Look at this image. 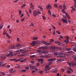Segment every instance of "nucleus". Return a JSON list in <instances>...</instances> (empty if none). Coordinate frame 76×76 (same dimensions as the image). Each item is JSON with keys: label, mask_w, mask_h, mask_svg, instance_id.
<instances>
[{"label": "nucleus", "mask_w": 76, "mask_h": 76, "mask_svg": "<svg viewBox=\"0 0 76 76\" xmlns=\"http://www.w3.org/2000/svg\"><path fill=\"white\" fill-rule=\"evenodd\" d=\"M48 12L50 15L51 16V12H50V11L48 10Z\"/></svg>", "instance_id": "obj_38"}, {"label": "nucleus", "mask_w": 76, "mask_h": 76, "mask_svg": "<svg viewBox=\"0 0 76 76\" xmlns=\"http://www.w3.org/2000/svg\"><path fill=\"white\" fill-rule=\"evenodd\" d=\"M38 60L39 61L42 62L43 61V59H39Z\"/></svg>", "instance_id": "obj_33"}, {"label": "nucleus", "mask_w": 76, "mask_h": 76, "mask_svg": "<svg viewBox=\"0 0 76 76\" xmlns=\"http://www.w3.org/2000/svg\"><path fill=\"white\" fill-rule=\"evenodd\" d=\"M6 56H7V57H8V56H9V57H11V56H10V55L8 53H6Z\"/></svg>", "instance_id": "obj_21"}, {"label": "nucleus", "mask_w": 76, "mask_h": 76, "mask_svg": "<svg viewBox=\"0 0 76 76\" xmlns=\"http://www.w3.org/2000/svg\"><path fill=\"white\" fill-rule=\"evenodd\" d=\"M30 68H31V69H35V66L31 65L30 66Z\"/></svg>", "instance_id": "obj_19"}, {"label": "nucleus", "mask_w": 76, "mask_h": 76, "mask_svg": "<svg viewBox=\"0 0 76 76\" xmlns=\"http://www.w3.org/2000/svg\"><path fill=\"white\" fill-rule=\"evenodd\" d=\"M65 15L67 17L68 19H70V16H69V15H68V14L67 13V12H66L65 13Z\"/></svg>", "instance_id": "obj_9"}, {"label": "nucleus", "mask_w": 76, "mask_h": 76, "mask_svg": "<svg viewBox=\"0 0 76 76\" xmlns=\"http://www.w3.org/2000/svg\"><path fill=\"white\" fill-rule=\"evenodd\" d=\"M37 15H38V14H41V12L40 11H37Z\"/></svg>", "instance_id": "obj_42"}, {"label": "nucleus", "mask_w": 76, "mask_h": 76, "mask_svg": "<svg viewBox=\"0 0 76 76\" xmlns=\"http://www.w3.org/2000/svg\"><path fill=\"white\" fill-rule=\"evenodd\" d=\"M15 46L16 47H21L22 45L20 44H17Z\"/></svg>", "instance_id": "obj_14"}, {"label": "nucleus", "mask_w": 76, "mask_h": 76, "mask_svg": "<svg viewBox=\"0 0 76 76\" xmlns=\"http://www.w3.org/2000/svg\"><path fill=\"white\" fill-rule=\"evenodd\" d=\"M6 36L7 37H8V38H11L9 34H8L7 33L6 34Z\"/></svg>", "instance_id": "obj_17"}, {"label": "nucleus", "mask_w": 76, "mask_h": 76, "mask_svg": "<svg viewBox=\"0 0 76 76\" xmlns=\"http://www.w3.org/2000/svg\"><path fill=\"white\" fill-rule=\"evenodd\" d=\"M64 42H66V43H69V40L68 39H66L64 40Z\"/></svg>", "instance_id": "obj_18"}, {"label": "nucleus", "mask_w": 76, "mask_h": 76, "mask_svg": "<svg viewBox=\"0 0 76 76\" xmlns=\"http://www.w3.org/2000/svg\"><path fill=\"white\" fill-rule=\"evenodd\" d=\"M73 50L74 51L76 52V49L75 48H73Z\"/></svg>", "instance_id": "obj_50"}, {"label": "nucleus", "mask_w": 76, "mask_h": 76, "mask_svg": "<svg viewBox=\"0 0 76 76\" xmlns=\"http://www.w3.org/2000/svg\"><path fill=\"white\" fill-rule=\"evenodd\" d=\"M52 16L53 17H54V18H56V15H55V14H53Z\"/></svg>", "instance_id": "obj_47"}, {"label": "nucleus", "mask_w": 76, "mask_h": 76, "mask_svg": "<svg viewBox=\"0 0 76 76\" xmlns=\"http://www.w3.org/2000/svg\"><path fill=\"white\" fill-rule=\"evenodd\" d=\"M9 31L10 32V34H12V30H11V29H9Z\"/></svg>", "instance_id": "obj_57"}, {"label": "nucleus", "mask_w": 76, "mask_h": 76, "mask_svg": "<svg viewBox=\"0 0 76 76\" xmlns=\"http://www.w3.org/2000/svg\"><path fill=\"white\" fill-rule=\"evenodd\" d=\"M63 16L64 18L65 19H67V18L65 16V15H63Z\"/></svg>", "instance_id": "obj_52"}, {"label": "nucleus", "mask_w": 76, "mask_h": 76, "mask_svg": "<svg viewBox=\"0 0 76 76\" xmlns=\"http://www.w3.org/2000/svg\"><path fill=\"white\" fill-rule=\"evenodd\" d=\"M0 74H1L2 75H5V73H4V72H1Z\"/></svg>", "instance_id": "obj_35"}, {"label": "nucleus", "mask_w": 76, "mask_h": 76, "mask_svg": "<svg viewBox=\"0 0 76 76\" xmlns=\"http://www.w3.org/2000/svg\"><path fill=\"white\" fill-rule=\"evenodd\" d=\"M67 64L69 66H72V64L70 63L69 62H67Z\"/></svg>", "instance_id": "obj_27"}, {"label": "nucleus", "mask_w": 76, "mask_h": 76, "mask_svg": "<svg viewBox=\"0 0 76 76\" xmlns=\"http://www.w3.org/2000/svg\"><path fill=\"white\" fill-rule=\"evenodd\" d=\"M68 53L69 54H70V53H73V51H68Z\"/></svg>", "instance_id": "obj_49"}, {"label": "nucleus", "mask_w": 76, "mask_h": 76, "mask_svg": "<svg viewBox=\"0 0 76 76\" xmlns=\"http://www.w3.org/2000/svg\"><path fill=\"white\" fill-rule=\"evenodd\" d=\"M33 39L34 40H37L38 39V37H35L33 38Z\"/></svg>", "instance_id": "obj_30"}, {"label": "nucleus", "mask_w": 76, "mask_h": 76, "mask_svg": "<svg viewBox=\"0 0 76 76\" xmlns=\"http://www.w3.org/2000/svg\"><path fill=\"white\" fill-rule=\"evenodd\" d=\"M39 73H40V74H42V73H43V71H40L39 72Z\"/></svg>", "instance_id": "obj_51"}, {"label": "nucleus", "mask_w": 76, "mask_h": 76, "mask_svg": "<svg viewBox=\"0 0 76 76\" xmlns=\"http://www.w3.org/2000/svg\"><path fill=\"white\" fill-rule=\"evenodd\" d=\"M10 60L11 61H16V62H17V61H18V59H10Z\"/></svg>", "instance_id": "obj_11"}, {"label": "nucleus", "mask_w": 76, "mask_h": 76, "mask_svg": "<svg viewBox=\"0 0 76 76\" xmlns=\"http://www.w3.org/2000/svg\"><path fill=\"white\" fill-rule=\"evenodd\" d=\"M46 8L47 9H49V8L50 9H51V7L50 5H48V6L46 7Z\"/></svg>", "instance_id": "obj_22"}, {"label": "nucleus", "mask_w": 76, "mask_h": 76, "mask_svg": "<svg viewBox=\"0 0 76 76\" xmlns=\"http://www.w3.org/2000/svg\"><path fill=\"white\" fill-rule=\"evenodd\" d=\"M42 43L44 44H45V45H47V46L48 47V46H50V45L49 43H47L45 41H42Z\"/></svg>", "instance_id": "obj_2"}, {"label": "nucleus", "mask_w": 76, "mask_h": 76, "mask_svg": "<svg viewBox=\"0 0 76 76\" xmlns=\"http://www.w3.org/2000/svg\"><path fill=\"white\" fill-rule=\"evenodd\" d=\"M58 44V45H59V46H60V45H61V44H62L60 42H59Z\"/></svg>", "instance_id": "obj_46"}, {"label": "nucleus", "mask_w": 76, "mask_h": 76, "mask_svg": "<svg viewBox=\"0 0 76 76\" xmlns=\"http://www.w3.org/2000/svg\"><path fill=\"white\" fill-rule=\"evenodd\" d=\"M17 41L18 42H19V41H20V39H19V38H17Z\"/></svg>", "instance_id": "obj_44"}, {"label": "nucleus", "mask_w": 76, "mask_h": 76, "mask_svg": "<svg viewBox=\"0 0 76 76\" xmlns=\"http://www.w3.org/2000/svg\"><path fill=\"white\" fill-rule=\"evenodd\" d=\"M29 12H30V13H32V11L31 10H29Z\"/></svg>", "instance_id": "obj_62"}, {"label": "nucleus", "mask_w": 76, "mask_h": 76, "mask_svg": "<svg viewBox=\"0 0 76 76\" xmlns=\"http://www.w3.org/2000/svg\"><path fill=\"white\" fill-rule=\"evenodd\" d=\"M33 13L34 15L35 16V17H37V16H38V13H37V11L36 10H35L33 12Z\"/></svg>", "instance_id": "obj_3"}, {"label": "nucleus", "mask_w": 76, "mask_h": 76, "mask_svg": "<svg viewBox=\"0 0 76 76\" xmlns=\"http://www.w3.org/2000/svg\"><path fill=\"white\" fill-rule=\"evenodd\" d=\"M36 43L37 42H36V41H33L32 43H30V45L32 46H35Z\"/></svg>", "instance_id": "obj_5"}, {"label": "nucleus", "mask_w": 76, "mask_h": 76, "mask_svg": "<svg viewBox=\"0 0 76 76\" xmlns=\"http://www.w3.org/2000/svg\"><path fill=\"white\" fill-rule=\"evenodd\" d=\"M54 55H55V56H57L58 54H57V52H55L54 53Z\"/></svg>", "instance_id": "obj_36"}, {"label": "nucleus", "mask_w": 76, "mask_h": 76, "mask_svg": "<svg viewBox=\"0 0 76 76\" xmlns=\"http://www.w3.org/2000/svg\"><path fill=\"white\" fill-rule=\"evenodd\" d=\"M74 1V3L75 4H76V0H73Z\"/></svg>", "instance_id": "obj_60"}, {"label": "nucleus", "mask_w": 76, "mask_h": 76, "mask_svg": "<svg viewBox=\"0 0 76 76\" xmlns=\"http://www.w3.org/2000/svg\"><path fill=\"white\" fill-rule=\"evenodd\" d=\"M61 20H62V21H63V23H68L67 20L64 19H62Z\"/></svg>", "instance_id": "obj_8"}, {"label": "nucleus", "mask_w": 76, "mask_h": 76, "mask_svg": "<svg viewBox=\"0 0 76 76\" xmlns=\"http://www.w3.org/2000/svg\"><path fill=\"white\" fill-rule=\"evenodd\" d=\"M1 58H2V59H4V60H5V59H6V56H2L1 57Z\"/></svg>", "instance_id": "obj_16"}, {"label": "nucleus", "mask_w": 76, "mask_h": 76, "mask_svg": "<svg viewBox=\"0 0 76 76\" xmlns=\"http://www.w3.org/2000/svg\"><path fill=\"white\" fill-rule=\"evenodd\" d=\"M30 63H33V64H34V61H30Z\"/></svg>", "instance_id": "obj_61"}, {"label": "nucleus", "mask_w": 76, "mask_h": 76, "mask_svg": "<svg viewBox=\"0 0 76 76\" xmlns=\"http://www.w3.org/2000/svg\"><path fill=\"white\" fill-rule=\"evenodd\" d=\"M42 18H43V19L44 20H45V19H46V18H45V17L44 16H42Z\"/></svg>", "instance_id": "obj_37"}, {"label": "nucleus", "mask_w": 76, "mask_h": 76, "mask_svg": "<svg viewBox=\"0 0 76 76\" xmlns=\"http://www.w3.org/2000/svg\"><path fill=\"white\" fill-rule=\"evenodd\" d=\"M31 8L32 9H33V10L34 9V6L33 4H32V3H31Z\"/></svg>", "instance_id": "obj_12"}, {"label": "nucleus", "mask_w": 76, "mask_h": 76, "mask_svg": "<svg viewBox=\"0 0 76 76\" xmlns=\"http://www.w3.org/2000/svg\"><path fill=\"white\" fill-rule=\"evenodd\" d=\"M54 59L53 58L49 59H48V61H54Z\"/></svg>", "instance_id": "obj_23"}, {"label": "nucleus", "mask_w": 76, "mask_h": 76, "mask_svg": "<svg viewBox=\"0 0 76 76\" xmlns=\"http://www.w3.org/2000/svg\"><path fill=\"white\" fill-rule=\"evenodd\" d=\"M68 69L70 70V71H71V72H73V71L72 70V69L71 68H68Z\"/></svg>", "instance_id": "obj_29"}, {"label": "nucleus", "mask_w": 76, "mask_h": 76, "mask_svg": "<svg viewBox=\"0 0 76 76\" xmlns=\"http://www.w3.org/2000/svg\"><path fill=\"white\" fill-rule=\"evenodd\" d=\"M10 49H12L13 50L15 48V45H12L11 47H10Z\"/></svg>", "instance_id": "obj_13"}, {"label": "nucleus", "mask_w": 76, "mask_h": 76, "mask_svg": "<svg viewBox=\"0 0 76 76\" xmlns=\"http://www.w3.org/2000/svg\"><path fill=\"white\" fill-rule=\"evenodd\" d=\"M57 54H58V56H62L64 54L61 51L58 52Z\"/></svg>", "instance_id": "obj_7"}, {"label": "nucleus", "mask_w": 76, "mask_h": 76, "mask_svg": "<svg viewBox=\"0 0 76 76\" xmlns=\"http://www.w3.org/2000/svg\"><path fill=\"white\" fill-rule=\"evenodd\" d=\"M29 69V68L28 67H26L25 68V69H26V70H28Z\"/></svg>", "instance_id": "obj_64"}, {"label": "nucleus", "mask_w": 76, "mask_h": 76, "mask_svg": "<svg viewBox=\"0 0 76 76\" xmlns=\"http://www.w3.org/2000/svg\"><path fill=\"white\" fill-rule=\"evenodd\" d=\"M50 57H51V56H50L47 55L46 56V58H50Z\"/></svg>", "instance_id": "obj_54"}, {"label": "nucleus", "mask_w": 76, "mask_h": 76, "mask_svg": "<svg viewBox=\"0 0 76 76\" xmlns=\"http://www.w3.org/2000/svg\"><path fill=\"white\" fill-rule=\"evenodd\" d=\"M52 27L53 28V29H56V28H55V27H54V26L52 25Z\"/></svg>", "instance_id": "obj_59"}, {"label": "nucleus", "mask_w": 76, "mask_h": 76, "mask_svg": "<svg viewBox=\"0 0 76 76\" xmlns=\"http://www.w3.org/2000/svg\"><path fill=\"white\" fill-rule=\"evenodd\" d=\"M56 49H58V50H61L62 48H61L56 47L55 48Z\"/></svg>", "instance_id": "obj_24"}, {"label": "nucleus", "mask_w": 76, "mask_h": 76, "mask_svg": "<svg viewBox=\"0 0 76 76\" xmlns=\"http://www.w3.org/2000/svg\"><path fill=\"white\" fill-rule=\"evenodd\" d=\"M25 49H20V50H18L15 51V54H19L20 53H22V51H24Z\"/></svg>", "instance_id": "obj_1"}, {"label": "nucleus", "mask_w": 76, "mask_h": 76, "mask_svg": "<svg viewBox=\"0 0 76 76\" xmlns=\"http://www.w3.org/2000/svg\"><path fill=\"white\" fill-rule=\"evenodd\" d=\"M57 60L58 61H62V59H58Z\"/></svg>", "instance_id": "obj_53"}, {"label": "nucleus", "mask_w": 76, "mask_h": 76, "mask_svg": "<svg viewBox=\"0 0 76 76\" xmlns=\"http://www.w3.org/2000/svg\"><path fill=\"white\" fill-rule=\"evenodd\" d=\"M26 6V4H24L23 5L21 6V8H23L24 7H25Z\"/></svg>", "instance_id": "obj_26"}, {"label": "nucleus", "mask_w": 76, "mask_h": 76, "mask_svg": "<svg viewBox=\"0 0 76 76\" xmlns=\"http://www.w3.org/2000/svg\"><path fill=\"white\" fill-rule=\"evenodd\" d=\"M34 57H35V55H32L30 56V57L31 58H34Z\"/></svg>", "instance_id": "obj_55"}, {"label": "nucleus", "mask_w": 76, "mask_h": 76, "mask_svg": "<svg viewBox=\"0 0 76 76\" xmlns=\"http://www.w3.org/2000/svg\"><path fill=\"white\" fill-rule=\"evenodd\" d=\"M54 6L56 8L58 7V5H57V4H55L54 5Z\"/></svg>", "instance_id": "obj_32"}, {"label": "nucleus", "mask_w": 76, "mask_h": 76, "mask_svg": "<svg viewBox=\"0 0 76 76\" xmlns=\"http://www.w3.org/2000/svg\"><path fill=\"white\" fill-rule=\"evenodd\" d=\"M56 33H57V34H61L60 32V31H56Z\"/></svg>", "instance_id": "obj_40"}, {"label": "nucleus", "mask_w": 76, "mask_h": 76, "mask_svg": "<svg viewBox=\"0 0 76 76\" xmlns=\"http://www.w3.org/2000/svg\"><path fill=\"white\" fill-rule=\"evenodd\" d=\"M63 9H66V5H65V4H64L63 5Z\"/></svg>", "instance_id": "obj_34"}, {"label": "nucleus", "mask_w": 76, "mask_h": 76, "mask_svg": "<svg viewBox=\"0 0 76 76\" xmlns=\"http://www.w3.org/2000/svg\"><path fill=\"white\" fill-rule=\"evenodd\" d=\"M67 73H71V72H70L69 70H67L66 71Z\"/></svg>", "instance_id": "obj_48"}, {"label": "nucleus", "mask_w": 76, "mask_h": 76, "mask_svg": "<svg viewBox=\"0 0 76 76\" xmlns=\"http://www.w3.org/2000/svg\"><path fill=\"white\" fill-rule=\"evenodd\" d=\"M19 14L20 15H21V13H22V11H21V10H19Z\"/></svg>", "instance_id": "obj_41"}, {"label": "nucleus", "mask_w": 76, "mask_h": 76, "mask_svg": "<svg viewBox=\"0 0 76 76\" xmlns=\"http://www.w3.org/2000/svg\"><path fill=\"white\" fill-rule=\"evenodd\" d=\"M72 58H73L74 59H76V56H75L74 55H73V56H72Z\"/></svg>", "instance_id": "obj_43"}, {"label": "nucleus", "mask_w": 76, "mask_h": 76, "mask_svg": "<svg viewBox=\"0 0 76 76\" xmlns=\"http://www.w3.org/2000/svg\"><path fill=\"white\" fill-rule=\"evenodd\" d=\"M48 53V52L47 51H45L43 53V54H47Z\"/></svg>", "instance_id": "obj_39"}, {"label": "nucleus", "mask_w": 76, "mask_h": 76, "mask_svg": "<svg viewBox=\"0 0 76 76\" xmlns=\"http://www.w3.org/2000/svg\"><path fill=\"white\" fill-rule=\"evenodd\" d=\"M70 50H71V49L67 48L66 49V51H70Z\"/></svg>", "instance_id": "obj_58"}, {"label": "nucleus", "mask_w": 76, "mask_h": 76, "mask_svg": "<svg viewBox=\"0 0 76 76\" xmlns=\"http://www.w3.org/2000/svg\"><path fill=\"white\" fill-rule=\"evenodd\" d=\"M57 71H58V70L57 69H56L53 71V73H56V72H57Z\"/></svg>", "instance_id": "obj_28"}, {"label": "nucleus", "mask_w": 76, "mask_h": 76, "mask_svg": "<svg viewBox=\"0 0 76 76\" xmlns=\"http://www.w3.org/2000/svg\"><path fill=\"white\" fill-rule=\"evenodd\" d=\"M20 71V72H26V70L23 69Z\"/></svg>", "instance_id": "obj_25"}, {"label": "nucleus", "mask_w": 76, "mask_h": 76, "mask_svg": "<svg viewBox=\"0 0 76 76\" xmlns=\"http://www.w3.org/2000/svg\"><path fill=\"white\" fill-rule=\"evenodd\" d=\"M47 46H45V47L42 46L41 47V48H42L43 50H47Z\"/></svg>", "instance_id": "obj_10"}, {"label": "nucleus", "mask_w": 76, "mask_h": 76, "mask_svg": "<svg viewBox=\"0 0 76 76\" xmlns=\"http://www.w3.org/2000/svg\"><path fill=\"white\" fill-rule=\"evenodd\" d=\"M9 54H10V56H12V53H13V52L12 51H9Z\"/></svg>", "instance_id": "obj_20"}, {"label": "nucleus", "mask_w": 76, "mask_h": 76, "mask_svg": "<svg viewBox=\"0 0 76 76\" xmlns=\"http://www.w3.org/2000/svg\"><path fill=\"white\" fill-rule=\"evenodd\" d=\"M27 59L26 58H24L23 60H22V59H18V61H20V62H21V63H22L23 62H24V61H26V60Z\"/></svg>", "instance_id": "obj_4"}, {"label": "nucleus", "mask_w": 76, "mask_h": 76, "mask_svg": "<svg viewBox=\"0 0 76 76\" xmlns=\"http://www.w3.org/2000/svg\"><path fill=\"white\" fill-rule=\"evenodd\" d=\"M45 71H47V70H50V68H49V66L48 65H46L45 66Z\"/></svg>", "instance_id": "obj_6"}, {"label": "nucleus", "mask_w": 76, "mask_h": 76, "mask_svg": "<svg viewBox=\"0 0 76 76\" xmlns=\"http://www.w3.org/2000/svg\"><path fill=\"white\" fill-rule=\"evenodd\" d=\"M59 42L58 41H56L55 42V43H56V44H58V43Z\"/></svg>", "instance_id": "obj_63"}, {"label": "nucleus", "mask_w": 76, "mask_h": 76, "mask_svg": "<svg viewBox=\"0 0 76 76\" xmlns=\"http://www.w3.org/2000/svg\"><path fill=\"white\" fill-rule=\"evenodd\" d=\"M3 25L2 24H1L0 26V29H1L3 28Z\"/></svg>", "instance_id": "obj_31"}, {"label": "nucleus", "mask_w": 76, "mask_h": 76, "mask_svg": "<svg viewBox=\"0 0 76 76\" xmlns=\"http://www.w3.org/2000/svg\"><path fill=\"white\" fill-rule=\"evenodd\" d=\"M57 58H61L64 57V56H57Z\"/></svg>", "instance_id": "obj_15"}, {"label": "nucleus", "mask_w": 76, "mask_h": 76, "mask_svg": "<svg viewBox=\"0 0 76 76\" xmlns=\"http://www.w3.org/2000/svg\"><path fill=\"white\" fill-rule=\"evenodd\" d=\"M66 39H68L69 40V39H70V38H69V37L67 36H66Z\"/></svg>", "instance_id": "obj_56"}, {"label": "nucleus", "mask_w": 76, "mask_h": 76, "mask_svg": "<svg viewBox=\"0 0 76 76\" xmlns=\"http://www.w3.org/2000/svg\"><path fill=\"white\" fill-rule=\"evenodd\" d=\"M52 64V62H49V63H48V64L49 66L50 65H51V64Z\"/></svg>", "instance_id": "obj_45"}]
</instances>
